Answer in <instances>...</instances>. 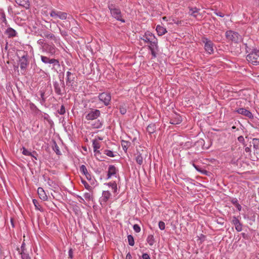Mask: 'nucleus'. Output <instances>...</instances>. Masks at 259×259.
Returning a JSON list of instances; mask_svg holds the SVG:
<instances>
[{
  "label": "nucleus",
  "mask_w": 259,
  "mask_h": 259,
  "mask_svg": "<svg viewBox=\"0 0 259 259\" xmlns=\"http://www.w3.org/2000/svg\"><path fill=\"white\" fill-rule=\"evenodd\" d=\"M140 39L145 42L148 43L149 44V48H151L152 47L158 48L157 39L155 35L150 31H146L142 36L140 37Z\"/></svg>",
  "instance_id": "obj_1"
},
{
  "label": "nucleus",
  "mask_w": 259,
  "mask_h": 259,
  "mask_svg": "<svg viewBox=\"0 0 259 259\" xmlns=\"http://www.w3.org/2000/svg\"><path fill=\"white\" fill-rule=\"evenodd\" d=\"M246 60L248 63L253 65H259V50L253 49L246 56Z\"/></svg>",
  "instance_id": "obj_2"
},
{
  "label": "nucleus",
  "mask_w": 259,
  "mask_h": 259,
  "mask_svg": "<svg viewBox=\"0 0 259 259\" xmlns=\"http://www.w3.org/2000/svg\"><path fill=\"white\" fill-rule=\"evenodd\" d=\"M226 38L229 41L235 43H239L242 41V36L237 32L232 30H228L225 33Z\"/></svg>",
  "instance_id": "obj_3"
},
{
  "label": "nucleus",
  "mask_w": 259,
  "mask_h": 259,
  "mask_svg": "<svg viewBox=\"0 0 259 259\" xmlns=\"http://www.w3.org/2000/svg\"><path fill=\"white\" fill-rule=\"evenodd\" d=\"M108 8L110 10V13L112 17H113L116 20L124 22V19H122V15L120 10L117 7H115L113 4H109L108 5Z\"/></svg>",
  "instance_id": "obj_4"
},
{
  "label": "nucleus",
  "mask_w": 259,
  "mask_h": 259,
  "mask_svg": "<svg viewBox=\"0 0 259 259\" xmlns=\"http://www.w3.org/2000/svg\"><path fill=\"white\" fill-rule=\"evenodd\" d=\"M53 87L55 92L57 95L62 96L65 94V87L63 80H60V82L54 81Z\"/></svg>",
  "instance_id": "obj_5"
},
{
  "label": "nucleus",
  "mask_w": 259,
  "mask_h": 259,
  "mask_svg": "<svg viewBox=\"0 0 259 259\" xmlns=\"http://www.w3.org/2000/svg\"><path fill=\"white\" fill-rule=\"evenodd\" d=\"M202 41L204 44V48L206 53L210 55L213 54L214 44L212 41L206 37H203Z\"/></svg>",
  "instance_id": "obj_6"
},
{
  "label": "nucleus",
  "mask_w": 259,
  "mask_h": 259,
  "mask_svg": "<svg viewBox=\"0 0 259 259\" xmlns=\"http://www.w3.org/2000/svg\"><path fill=\"white\" fill-rule=\"evenodd\" d=\"M101 115V112L98 109H91L85 113V118L87 120H93L97 119Z\"/></svg>",
  "instance_id": "obj_7"
},
{
  "label": "nucleus",
  "mask_w": 259,
  "mask_h": 259,
  "mask_svg": "<svg viewBox=\"0 0 259 259\" xmlns=\"http://www.w3.org/2000/svg\"><path fill=\"white\" fill-rule=\"evenodd\" d=\"M41 49L43 52H46L51 56L54 55L57 50L55 45L53 44L45 45Z\"/></svg>",
  "instance_id": "obj_8"
},
{
  "label": "nucleus",
  "mask_w": 259,
  "mask_h": 259,
  "mask_svg": "<svg viewBox=\"0 0 259 259\" xmlns=\"http://www.w3.org/2000/svg\"><path fill=\"white\" fill-rule=\"evenodd\" d=\"M98 98L99 100L102 102L105 106H108L110 104L111 99V96L110 93L103 92L99 95Z\"/></svg>",
  "instance_id": "obj_9"
},
{
  "label": "nucleus",
  "mask_w": 259,
  "mask_h": 259,
  "mask_svg": "<svg viewBox=\"0 0 259 259\" xmlns=\"http://www.w3.org/2000/svg\"><path fill=\"white\" fill-rule=\"evenodd\" d=\"M111 196V194L109 191H103L102 196L100 197L99 201L102 206H105L107 204V201Z\"/></svg>",
  "instance_id": "obj_10"
},
{
  "label": "nucleus",
  "mask_w": 259,
  "mask_h": 259,
  "mask_svg": "<svg viewBox=\"0 0 259 259\" xmlns=\"http://www.w3.org/2000/svg\"><path fill=\"white\" fill-rule=\"evenodd\" d=\"M75 78L76 75L74 73H72L70 71H67L66 72V85L70 86L72 88H73Z\"/></svg>",
  "instance_id": "obj_11"
},
{
  "label": "nucleus",
  "mask_w": 259,
  "mask_h": 259,
  "mask_svg": "<svg viewBox=\"0 0 259 259\" xmlns=\"http://www.w3.org/2000/svg\"><path fill=\"white\" fill-rule=\"evenodd\" d=\"M50 16L54 18H58L61 20H65L67 18V14L65 12L53 10L50 13Z\"/></svg>",
  "instance_id": "obj_12"
},
{
  "label": "nucleus",
  "mask_w": 259,
  "mask_h": 259,
  "mask_svg": "<svg viewBox=\"0 0 259 259\" xmlns=\"http://www.w3.org/2000/svg\"><path fill=\"white\" fill-rule=\"evenodd\" d=\"M189 11L188 12V14L189 15L193 16L194 18H195L197 20H201L202 16V15L199 13L200 9L194 7V8H189Z\"/></svg>",
  "instance_id": "obj_13"
},
{
  "label": "nucleus",
  "mask_w": 259,
  "mask_h": 259,
  "mask_svg": "<svg viewBox=\"0 0 259 259\" xmlns=\"http://www.w3.org/2000/svg\"><path fill=\"white\" fill-rule=\"evenodd\" d=\"M40 58H41V61L45 64H53L54 66H56V65H57L58 66H60L59 61L57 59H55L54 58L50 59V58H49L47 56H42V55L40 56Z\"/></svg>",
  "instance_id": "obj_14"
},
{
  "label": "nucleus",
  "mask_w": 259,
  "mask_h": 259,
  "mask_svg": "<svg viewBox=\"0 0 259 259\" xmlns=\"http://www.w3.org/2000/svg\"><path fill=\"white\" fill-rule=\"evenodd\" d=\"M20 66L21 70H25L29 64L27 55H23L19 59Z\"/></svg>",
  "instance_id": "obj_15"
},
{
  "label": "nucleus",
  "mask_w": 259,
  "mask_h": 259,
  "mask_svg": "<svg viewBox=\"0 0 259 259\" xmlns=\"http://www.w3.org/2000/svg\"><path fill=\"white\" fill-rule=\"evenodd\" d=\"M182 121V117L177 113L173 114L170 119V123L172 124H180Z\"/></svg>",
  "instance_id": "obj_16"
},
{
  "label": "nucleus",
  "mask_w": 259,
  "mask_h": 259,
  "mask_svg": "<svg viewBox=\"0 0 259 259\" xmlns=\"http://www.w3.org/2000/svg\"><path fill=\"white\" fill-rule=\"evenodd\" d=\"M236 112L238 113L244 115L250 119L253 118L252 113L245 108H239L236 110Z\"/></svg>",
  "instance_id": "obj_17"
},
{
  "label": "nucleus",
  "mask_w": 259,
  "mask_h": 259,
  "mask_svg": "<svg viewBox=\"0 0 259 259\" xmlns=\"http://www.w3.org/2000/svg\"><path fill=\"white\" fill-rule=\"evenodd\" d=\"M42 178L44 180L45 182H47V184L49 185V186H50L52 188L55 189L57 187L58 185L56 184V183L53 180L51 179L49 177H48L46 175H44L42 176Z\"/></svg>",
  "instance_id": "obj_18"
},
{
  "label": "nucleus",
  "mask_w": 259,
  "mask_h": 259,
  "mask_svg": "<svg viewBox=\"0 0 259 259\" xmlns=\"http://www.w3.org/2000/svg\"><path fill=\"white\" fill-rule=\"evenodd\" d=\"M37 193L39 198L42 200L47 201L48 200V196L42 188L39 187L37 189Z\"/></svg>",
  "instance_id": "obj_19"
},
{
  "label": "nucleus",
  "mask_w": 259,
  "mask_h": 259,
  "mask_svg": "<svg viewBox=\"0 0 259 259\" xmlns=\"http://www.w3.org/2000/svg\"><path fill=\"white\" fill-rule=\"evenodd\" d=\"M117 171L118 170L115 166L112 165H109L108 170L107 178L109 179L112 176H115Z\"/></svg>",
  "instance_id": "obj_20"
},
{
  "label": "nucleus",
  "mask_w": 259,
  "mask_h": 259,
  "mask_svg": "<svg viewBox=\"0 0 259 259\" xmlns=\"http://www.w3.org/2000/svg\"><path fill=\"white\" fill-rule=\"evenodd\" d=\"M80 172L84 175L86 178L88 180H91L92 179V177L91 174L88 172L86 166L84 165H81L80 166Z\"/></svg>",
  "instance_id": "obj_21"
},
{
  "label": "nucleus",
  "mask_w": 259,
  "mask_h": 259,
  "mask_svg": "<svg viewBox=\"0 0 259 259\" xmlns=\"http://www.w3.org/2000/svg\"><path fill=\"white\" fill-rule=\"evenodd\" d=\"M5 34H7L9 38L15 37L17 35V32L15 30L11 27L8 28L6 31Z\"/></svg>",
  "instance_id": "obj_22"
},
{
  "label": "nucleus",
  "mask_w": 259,
  "mask_h": 259,
  "mask_svg": "<svg viewBox=\"0 0 259 259\" xmlns=\"http://www.w3.org/2000/svg\"><path fill=\"white\" fill-rule=\"evenodd\" d=\"M16 3L19 6L28 9L29 8V0H15Z\"/></svg>",
  "instance_id": "obj_23"
},
{
  "label": "nucleus",
  "mask_w": 259,
  "mask_h": 259,
  "mask_svg": "<svg viewBox=\"0 0 259 259\" xmlns=\"http://www.w3.org/2000/svg\"><path fill=\"white\" fill-rule=\"evenodd\" d=\"M93 147L95 154H100V151L98 150L100 148V144L99 142L96 140H94L93 141Z\"/></svg>",
  "instance_id": "obj_24"
},
{
  "label": "nucleus",
  "mask_w": 259,
  "mask_h": 259,
  "mask_svg": "<svg viewBox=\"0 0 259 259\" xmlns=\"http://www.w3.org/2000/svg\"><path fill=\"white\" fill-rule=\"evenodd\" d=\"M44 36L46 37L47 38L53 39L55 41V42L57 43L59 41V39H57L55 36L52 33H50L49 31H46L44 33Z\"/></svg>",
  "instance_id": "obj_25"
},
{
  "label": "nucleus",
  "mask_w": 259,
  "mask_h": 259,
  "mask_svg": "<svg viewBox=\"0 0 259 259\" xmlns=\"http://www.w3.org/2000/svg\"><path fill=\"white\" fill-rule=\"evenodd\" d=\"M156 30L158 35L159 36H162L167 32V30L165 28L159 25L156 26Z\"/></svg>",
  "instance_id": "obj_26"
},
{
  "label": "nucleus",
  "mask_w": 259,
  "mask_h": 259,
  "mask_svg": "<svg viewBox=\"0 0 259 259\" xmlns=\"http://www.w3.org/2000/svg\"><path fill=\"white\" fill-rule=\"evenodd\" d=\"M156 130V125L154 123H151L149 124L147 127V132L151 134L154 133Z\"/></svg>",
  "instance_id": "obj_27"
},
{
  "label": "nucleus",
  "mask_w": 259,
  "mask_h": 259,
  "mask_svg": "<svg viewBox=\"0 0 259 259\" xmlns=\"http://www.w3.org/2000/svg\"><path fill=\"white\" fill-rule=\"evenodd\" d=\"M135 160L137 163L139 165H142L143 163V157L142 154L138 153L135 157Z\"/></svg>",
  "instance_id": "obj_28"
},
{
  "label": "nucleus",
  "mask_w": 259,
  "mask_h": 259,
  "mask_svg": "<svg viewBox=\"0 0 259 259\" xmlns=\"http://www.w3.org/2000/svg\"><path fill=\"white\" fill-rule=\"evenodd\" d=\"M146 241L150 246H152L155 242L154 236L153 235H149L146 239Z\"/></svg>",
  "instance_id": "obj_29"
},
{
  "label": "nucleus",
  "mask_w": 259,
  "mask_h": 259,
  "mask_svg": "<svg viewBox=\"0 0 259 259\" xmlns=\"http://www.w3.org/2000/svg\"><path fill=\"white\" fill-rule=\"evenodd\" d=\"M22 154L26 156H30L35 158V159H37V158L29 151H28L25 147H23L22 149Z\"/></svg>",
  "instance_id": "obj_30"
},
{
  "label": "nucleus",
  "mask_w": 259,
  "mask_h": 259,
  "mask_svg": "<svg viewBox=\"0 0 259 259\" xmlns=\"http://www.w3.org/2000/svg\"><path fill=\"white\" fill-rule=\"evenodd\" d=\"M40 112V115L41 118H42L44 120H47L49 123H51L52 122V120L50 119V117L49 114L46 113Z\"/></svg>",
  "instance_id": "obj_31"
},
{
  "label": "nucleus",
  "mask_w": 259,
  "mask_h": 259,
  "mask_svg": "<svg viewBox=\"0 0 259 259\" xmlns=\"http://www.w3.org/2000/svg\"><path fill=\"white\" fill-rule=\"evenodd\" d=\"M231 203L232 204H233L235 207L237 208V209L239 210V211H240L241 210V208H242V207L239 204V203L238 202V200L237 198H233L231 201Z\"/></svg>",
  "instance_id": "obj_32"
},
{
  "label": "nucleus",
  "mask_w": 259,
  "mask_h": 259,
  "mask_svg": "<svg viewBox=\"0 0 259 259\" xmlns=\"http://www.w3.org/2000/svg\"><path fill=\"white\" fill-rule=\"evenodd\" d=\"M103 125V121L100 120H98L95 122L94 124H92V126L94 128H100Z\"/></svg>",
  "instance_id": "obj_33"
},
{
  "label": "nucleus",
  "mask_w": 259,
  "mask_h": 259,
  "mask_svg": "<svg viewBox=\"0 0 259 259\" xmlns=\"http://www.w3.org/2000/svg\"><path fill=\"white\" fill-rule=\"evenodd\" d=\"M130 145H131V143L128 141H123V140L121 141V146L122 147L123 149L125 151H126L127 150V149L130 146Z\"/></svg>",
  "instance_id": "obj_34"
},
{
  "label": "nucleus",
  "mask_w": 259,
  "mask_h": 259,
  "mask_svg": "<svg viewBox=\"0 0 259 259\" xmlns=\"http://www.w3.org/2000/svg\"><path fill=\"white\" fill-rule=\"evenodd\" d=\"M127 240H128V244L130 245H131L132 246L134 245L135 241H134V237L132 235H128L127 236Z\"/></svg>",
  "instance_id": "obj_35"
},
{
  "label": "nucleus",
  "mask_w": 259,
  "mask_h": 259,
  "mask_svg": "<svg viewBox=\"0 0 259 259\" xmlns=\"http://www.w3.org/2000/svg\"><path fill=\"white\" fill-rule=\"evenodd\" d=\"M252 141L253 148L256 149H259V139L254 138Z\"/></svg>",
  "instance_id": "obj_36"
},
{
  "label": "nucleus",
  "mask_w": 259,
  "mask_h": 259,
  "mask_svg": "<svg viewBox=\"0 0 259 259\" xmlns=\"http://www.w3.org/2000/svg\"><path fill=\"white\" fill-rule=\"evenodd\" d=\"M53 150H54V151L56 152V153L57 155H60L61 154V151H60V149H59V147L57 145V144H56V142L54 143V146H53Z\"/></svg>",
  "instance_id": "obj_37"
},
{
  "label": "nucleus",
  "mask_w": 259,
  "mask_h": 259,
  "mask_svg": "<svg viewBox=\"0 0 259 259\" xmlns=\"http://www.w3.org/2000/svg\"><path fill=\"white\" fill-rule=\"evenodd\" d=\"M108 185L110 186L112 189L113 190L114 192H116L117 190V184L115 182H110L108 184Z\"/></svg>",
  "instance_id": "obj_38"
},
{
  "label": "nucleus",
  "mask_w": 259,
  "mask_h": 259,
  "mask_svg": "<svg viewBox=\"0 0 259 259\" xmlns=\"http://www.w3.org/2000/svg\"><path fill=\"white\" fill-rule=\"evenodd\" d=\"M82 183L83 184L85 188L89 191H92L93 188L92 187L85 181V180H81Z\"/></svg>",
  "instance_id": "obj_39"
},
{
  "label": "nucleus",
  "mask_w": 259,
  "mask_h": 259,
  "mask_svg": "<svg viewBox=\"0 0 259 259\" xmlns=\"http://www.w3.org/2000/svg\"><path fill=\"white\" fill-rule=\"evenodd\" d=\"M83 197L84 198L88 201H90L91 200L93 199V196L90 193H85L83 194Z\"/></svg>",
  "instance_id": "obj_40"
},
{
  "label": "nucleus",
  "mask_w": 259,
  "mask_h": 259,
  "mask_svg": "<svg viewBox=\"0 0 259 259\" xmlns=\"http://www.w3.org/2000/svg\"><path fill=\"white\" fill-rule=\"evenodd\" d=\"M104 154L110 157H114L115 156L113 152L109 150H105L104 151Z\"/></svg>",
  "instance_id": "obj_41"
},
{
  "label": "nucleus",
  "mask_w": 259,
  "mask_h": 259,
  "mask_svg": "<svg viewBox=\"0 0 259 259\" xmlns=\"http://www.w3.org/2000/svg\"><path fill=\"white\" fill-rule=\"evenodd\" d=\"M232 223L235 226L240 223L239 220L235 216L232 218Z\"/></svg>",
  "instance_id": "obj_42"
},
{
  "label": "nucleus",
  "mask_w": 259,
  "mask_h": 259,
  "mask_svg": "<svg viewBox=\"0 0 259 259\" xmlns=\"http://www.w3.org/2000/svg\"><path fill=\"white\" fill-rule=\"evenodd\" d=\"M20 254L21 255L22 259H31L29 254L25 252H20Z\"/></svg>",
  "instance_id": "obj_43"
},
{
  "label": "nucleus",
  "mask_w": 259,
  "mask_h": 259,
  "mask_svg": "<svg viewBox=\"0 0 259 259\" xmlns=\"http://www.w3.org/2000/svg\"><path fill=\"white\" fill-rule=\"evenodd\" d=\"M149 50L151 51V54L154 58L156 57V54L155 52V49H157L156 47H152L151 48H149Z\"/></svg>",
  "instance_id": "obj_44"
},
{
  "label": "nucleus",
  "mask_w": 259,
  "mask_h": 259,
  "mask_svg": "<svg viewBox=\"0 0 259 259\" xmlns=\"http://www.w3.org/2000/svg\"><path fill=\"white\" fill-rule=\"evenodd\" d=\"M133 229L136 233H139L141 231V228L138 224H135L133 226Z\"/></svg>",
  "instance_id": "obj_45"
},
{
  "label": "nucleus",
  "mask_w": 259,
  "mask_h": 259,
  "mask_svg": "<svg viewBox=\"0 0 259 259\" xmlns=\"http://www.w3.org/2000/svg\"><path fill=\"white\" fill-rule=\"evenodd\" d=\"M58 113L61 115H63L65 113V108L64 105H62L60 109L58 110Z\"/></svg>",
  "instance_id": "obj_46"
},
{
  "label": "nucleus",
  "mask_w": 259,
  "mask_h": 259,
  "mask_svg": "<svg viewBox=\"0 0 259 259\" xmlns=\"http://www.w3.org/2000/svg\"><path fill=\"white\" fill-rule=\"evenodd\" d=\"M158 226L161 230H163L165 229V223L162 221H160L158 224Z\"/></svg>",
  "instance_id": "obj_47"
},
{
  "label": "nucleus",
  "mask_w": 259,
  "mask_h": 259,
  "mask_svg": "<svg viewBox=\"0 0 259 259\" xmlns=\"http://www.w3.org/2000/svg\"><path fill=\"white\" fill-rule=\"evenodd\" d=\"M235 229L237 232H241L242 230V225L240 223L235 226Z\"/></svg>",
  "instance_id": "obj_48"
},
{
  "label": "nucleus",
  "mask_w": 259,
  "mask_h": 259,
  "mask_svg": "<svg viewBox=\"0 0 259 259\" xmlns=\"http://www.w3.org/2000/svg\"><path fill=\"white\" fill-rule=\"evenodd\" d=\"M37 42L39 45L41 46V48L44 45L47 44L45 42V40L42 39H40L38 40Z\"/></svg>",
  "instance_id": "obj_49"
},
{
  "label": "nucleus",
  "mask_w": 259,
  "mask_h": 259,
  "mask_svg": "<svg viewBox=\"0 0 259 259\" xmlns=\"http://www.w3.org/2000/svg\"><path fill=\"white\" fill-rule=\"evenodd\" d=\"M1 19L3 22H4L5 24L7 23V19L6 17L5 14L4 13H2L1 14Z\"/></svg>",
  "instance_id": "obj_50"
},
{
  "label": "nucleus",
  "mask_w": 259,
  "mask_h": 259,
  "mask_svg": "<svg viewBox=\"0 0 259 259\" xmlns=\"http://www.w3.org/2000/svg\"><path fill=\"white\" fill-rule=\"evenodd\" d=\"M25 243L23 242L21 245V250H19V252L20 253V252H25ZM18 250H19V249L18 248Z\"/></svg>",
  "instance_id": "obj_51"
},
{
  "label": "nucleus",
  "mask_w": 259,
  "mask_h": 259,
  "mask_svg": "<svg viewBox=\"0 0 259 259\" xmlns=\"http://www.w3.org/2000/svg\"><path fill=\"white\" fill-rule=\"evenodd\" d=\"M142 258L143 259H151L149 255L147 253H145L143 254Z\"/></svg>",
  "instance_id": "obj_52"
},
{
  "label": "nucleus",
  "mask_w": 259,
  "mask_h": 259,
  "mask_svg": "<svg viewBox=\"0 0 259 259\" xmlns=\"http://www.w3.org/2000/svg\"><path fill=\"white\" fill-rule=\"evenodd\" d=\"M77 198L79 202L85 204L84 200L81 196L77 195Z\"/></svg>",
  "instance_id": "obj_53"
},
{
  "label": "nucleus",
  "mask_w": 259,
  "mask_h": 259,
  "mask_svg": "<svg viewBox=\"0 0 259 259\" xmlns=\"http://www.w3.org/2000/svg\"><path fill=\"white\" fill-rule=\"evenodd\" d=\"M238 141L241 143H243L244 141V137L242 136L238 137Z\"/></svg>",
  "instance_id": "obj_54"
},
{
  "label": "nucleus",
  "mask_w": 259,
  "mask_h": 259,
  "mask_svg": "<svg viewBox=\"0 0 259 259\" xmlns=\"http://www.w3.org/2000/svg\"><path fill=\"white\" fill-rule=\"evenodd\" d=\"M30 108L31 109L34 108L36 110H37L38 112L40 111L37 108L36 106L33 104V103H30Z\"/></svg>",
  "instance_id": "obj_55"
},
{
  "label": "nucleus",
  "mask_w": 259,
  "mask_h": 259,
  "mask_svg": "<svg viewBox=\"0 0 259 259\" xmlns=\"http://www.w3.org/2000/svg\"><path fill=\"white\" fill-rule=\"evenodd\" d=\"M68 254H69V257L70 258H72V257H73V251H72V249H69V252H68Z\"/></svg>",
  "instance_id": "obj_56"
},
{
  "label": "nucleus",
  "mask_w": 259,
  "mask_h": 259,
  "mask_svg": "<svg viewBox=\"0 0 259 259\" xmlns=\"http://www.w3.org/2000/svg\"><path fill=\"white\" fill-rule=\"evenodd\" d=\"M33 203L34 206H35L36 208L39 209V208L37 207V205H38V203L37 202V200L35 199H33Z\"/></svg>",
  "instance_id": "obj_57"
},
{
  "label": "nucleus",
  "mask_w": 259,
  "mask_h": 259,
  "mask_svg": "<svg viewBox=\"0 0 259 259\" xmlns=\"http://www.w3.org/2000/svg\"><path fill=\"white\" fill-rule=\"evenodd\" d=\"M215 14L217 16H220L221 17H223L225 16L223 13H222V12H217Z\"/></svg>",
  "instance_id": "obj_58"
},
{
  "label": "nucleus",
  "mask_w": 259,
  "mask_h": 259,
  "mask_svg": "<svg viewBox=\"0 0 259 259\" xmlns=\"http://www.w3.org/2000/svg\"><path fill=\"white\" fill-rule=\"evenodd\" d=\"M173 21V22L177 25H180V24H181L182 23V21H176L175 20H172Z\"/></svg>",
  "instance_id": "obj_59"
},
{
  "label": "nucleus",
  "mask_w": 259,
  "mask_h": 259,
  "mask_svg": "<svg viewBox=\"0 0 259 259\" xmlns=\"http://www.w3.org/2000/svg\"><path fill=\"white\" fill-rule=\"evenodd\" d=\"M132 255L131 254H130V252H128L126 255V258L125 259H132Z\"/></svg>",
  "instance_id": "obj_60"
},
{
  "label": "nucleus",
  "mask_w": 259,
  "mask_h": 259,
  "mask_svg": "<svg viewBox=\"0 0 259 259\" xmlns=\"http://www.w3.org/2000/svg\"><path fill=\"white\" fill-rule=\"evenodd\" d=\"M245 151L246 153H250L251 152V149L249 147H247L245 148Z\"/></svg>",
  "instance_id": "obj_61"
},
{
  "label": "nucleus",
  "mask_w": 259,
  "mask_h": 259,
  "mask_svg": "<svg viewBox=\"0 0 259 259\" xmlns=\"http://www.w3.org/2000/svg\"><path fill=\"white\" fill-rule=\"evenodd\" d=\"M200 172H201L203 174L207 175V171L205 169H200Z\"/></svg>",
  "instance_id": "obj_62"
},
{
  "label": "nucleus",
  "mask_w": 259,
  "mask_h": 259,
  "mask_svg": "<svg viewBox=\"0 0 259 259\" xmlns=\"http://www.w3.org/2000/svg\"><path fill=\"white\" fill-rule=\"evenodd\" d=\"M193 166H194V167L196 168V169L197 171H200L201 168H200L199 167V166H197V165H195V164H193Z\"/></svg>",
  "instance_id": "obj_63"
},
{
  "label": "nucleus",
  "mask_w": 259,
  "mask_h": 259,
  "mask_svg": "<svg viewBox=\"0 0 259 259\" xmlns=\"http://www.w3.org/2000/svg\"><path fill=\"white\" fill-rule=\"evenodd\" d=\"M40 95H41V98H42V100H43V101H45V99H44L45 93L41 92Z\"/></svg>",
  "instance_id": "obj_64"
}]
</instances>
